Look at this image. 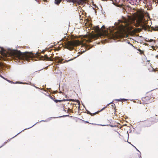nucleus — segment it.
<instances>
[{"label": "nucleus", "mask_w": 158, "mask_h": 158, "mask_svg": "<svg viewBox=\"0 0 158 158\" xmlns=\"http://www.w3.org/2000/svg\"><path fill=\"white\" fill-rule=\"evenodd\" d=\"M147 64H146L147 68L149 70L150 72H156L158 71V69L156 68L154 69L152 68V67L151 66V64L148 62Z\"/></svg>", "instance_id": "nucleus-7"}, {"label": "nucleus", "mask_w": 158, "mask_h": 158, "mask_svg": "<svg viewBox=\"0 0 158 158\" xmlns=\"http://www.w3.org/2000/svg\"><path fill=\"white\" fill-rule=\"evenodd\" d=\"M78 3L80 4H82L83 3V0H77Z\"/></svg>", "instance_id": "nucleus-13"}, {"label": "nucleus", "mask_w": 158, "mask_h": 158, "mask_svg": "<svg viewBox=\"0 0 158 158\" xmlns=\"http://www.w3.org/2000/svg\"><path fill=\"white\" fill-rule=\"evenodd\" d=\"M121 23L119 25L117 31H110V33L106 32V31L103 30V29L105 28L104 25L102 26L101 28H100L98 26H94V29L96 32L99 34L100 36H105L110 39L118 38L123 36L125 30L128 29L130 27V22L129 21L125 19L124 21L121 22Z\"/></svg>", "instance_id": "nucleus-1"}, {"label": "nucleus", "mask_w": 158, "mask_h": 158, "mask_svg": "<svg viewBox=\"0 0 158 158\" xmlns=\"http://www.w3.org/2000/svg\"><path fill=\"white\" fill-rule=\"evenodd\" d=\"M106 108V107H103V108H102V109H101V110L100 111L96 112H95L94 113H90V112H89V111H88V113L91 116H94V115H95L98 114L99 112L102 111V110H103L105 109V108Z\"/></svg>", "instance_id": "nucleus-8"}, {"label": "nucleus", "mask_w": 158, "mask_h": 158, "mask_svg": "<svg viewBox=\"0 0 158 158\" xmlns=\"http://www.w3.org/2000/svg\"><path fill=\"white\" fill-rule=\"evenodd\" d=\"M156 57L157 59L158 58V55L156 56Z\"/></svg>", "instance_id": "nucleus-20"}, {"label": "nucleus", "mask_w": 158, "mask_h": 158, "mask_svg": "<svg viewBox=\"0 0 158 158\" xmlns=\"http://www.w3.org/2000/svg\"><path fill=\"white\" fill-rule=\"evenodd\" d=\"M62 0H55V3L57 5H58L61 2ZM67 2H70L73 0H66Z\"/></svg>", "instance_id": "nucleus-10"}, {"label": "nucleus", "mask_w": 158, "mask_h": 158, "mask_svg": "<svg viewBox=\"0 0 158 158\" xmlns=\"http://www.w3.org/2000/svg\"><path fill=\"white\" fill-rule=\"evenodd\" d=\"M155 98L152 95V94L149 93L147 95L142 98V103L144 104H147L151 103L154 101Z\"/></svg>", "instance_id": "nucleus-4"}, {"label": "nucleus", "mask_w": 158, "mask_h": 158, "mask_svg": "<svg viewBox=\"0 0 158 158\" xmlns=\"http://www.w3.org/2000/svg\"><path fill=\"white\" fill-rule=\"evenodd\" d=\"M80 43L81 42L79 40H75L73 41H69L66 44L65 46L67 49L71 50L73 49L74 46L79 45Z\"/></svg>", "instance_id": "nucleus-5"}, {"label": "nucleus", "mask_w": 158, "mask_h": 158, "mask_svg": "<svg viewBox=\"0 0 158 158\" xmlns=\"http://www.w3.org/2000/svg\"><path fill=\"white\" fill-rule=\"evenodd\" d=\"M11 56L16 60H22L29 61L33 58L32 53L28 52H21L18 50H13L10 52Z\"/></svg>", "instance_id": "nucleus-2"}, {"label": "nucleus", "mask_w": 158, "mask_h": 158, "mask_svg": "<svg viewBox=\"0 0 158 158\" xmlns=\"http://www.w3.org/2000/svg\"><path fill=\"white\" fill-rule=\"evenodd\" d=\"M0 48L1 49V50L0 51L1 54L3 55V56H5L6 55L5 53L4 52L5 50L4 49H3L2 48H1L0 47Z\"/></svg>", "instance_id": "nucleus-11"}, {"label": "nucleus", "mask_w": 158, "mask_h": 158, "mask_svg": "<svg viewBox=\"0 0 158 158\" xmlns=\"http://www.w3.org/2000/svg\"><path fill=\"white\" fill-rule=\"evenodd\" d=\"M85 123H89V122L87 121H85Z\"/></svg>", "instance_id": "nucleus-22"}, {"label": "nucleus", "mask_w": 158, "mask_h": 158, "mask_svg": "<svg viewBox=\"0 0 158 158\" xmlns=\"http://www.w3.org/2000/svg\"><path fill=\"white\" fill-rule=\"evenodd\" d=\"M44 0L45 1H47V0Z\"/></svg>", "instance_id": "nucleus-26"}, {"label": "nucleus", "mask_w": 158, "mask_h": 158, "mask_svg": "<svg viewBox=\"0 0 158 158\" xmlns=\"http://www.w3.org/2000/svg\"><path fill=\"white\" fill-rule=\"evenodd\" d=\"M148 20H146L144 17V14L142 13H139L137 16V19L135 23H134L136 27H138L139 26L143 29L145 30H149L150 27L148 25H147Z\"/></svg>", "instance_id": "nucleus-3"}, {"label": "nucleus", "mask_w": 158, "mask_h": 158, "mask_svg": "<svg viewBox=\"0 0 158 158\" xmlns=\"http://www.w3.org/2000/svg\"><path fill=\"white\" fill-rule=\"evenodd\" d=\"M73 60V59H70V60H68V61H67V62L69 61V60Z\"/></svg>", "instance_id": "nucleus-23"}, {"label": "nucleus", "mask_w": 158, "mask_h": 158, "mask_svg": "<svg viewBox=\"0 0 158 158\" xmlns=\"http://www.w3.org/2000/svg\"><path fill=\"white\" fill-rule=\"evenodd\" d=\"M53 99L54 100V101H55V102H56V103H57L58 102H61L63 101L62 100L54 99Z\"/></svg>", "instance_id": "nucleus-12"}, {"label": "nucleus", "mask_w": 158, "mask_h": 158, "mask_svg": "<svg viewBox=\"0 0 158 158\" xmlns=\"http://www.w3.org/2000/svg\"><path fill=\"white\" fill-rule=\"evenodd\" d=\"M124 101H125L126 100V99H122Z\"/></svg>", "instance_id": "nucleus-21"}, {"label": "nucleus", "mask_w": 158, "mask_h": 158, "mask_svg": "<svg viewBox=\"0 0 158 158\" xmlns=\"http://www.w3.org/2000/svg\"><path fill=\"white\" fill-rule=\"evenodd\" d=\"M111 106H112L113 107H114L115 106V104H114V103H112V105H111Z\"/></svg>", "instance_id": "nucleus-19"}, {"label": "nucleus", "mask_w": 158, "mask_h": 158, "mask_svg": "<svg viewBox=\"0 0 158 158\" xmlns=\"http://www.w3.org/2000/svg\"><path fill=\"white\" fill-rule=\"evenodd\" d=\"M89 42H91V40H89Z\"/></svg>", "instance_id": "nucleus-24"}, {"label": "nucleus", "mask_w": 158, "mask_h": 158, "mask_svg": "<svg viewBox=\"0 0 158 158\" xmlns=\"http://www.w3.org/2000/svg\"><path fill=\"white\" fill-rule=\"evenodd\" d=\"M153 30L154 31H157L158 30V26L157 27H156L155 28H154Z\"/></svg>", "instance_id": "nucleus-17"}, {"label": "nucleus", "mask_w": 158, "mask_h": 158, "mask_svg": "<svg viewBox=\"0 0 158 158\" xmlns=\"http://www.w3.org/2000/svg\"><path fill=\"white\" fill-rule=\"evenodd\" d=\"M71 101H72L73 102H76L78 103H80L79 101L77 100L71 99Z\"/></svg>", "instance_id": "nucleus-15"}, {"label": "nucleus", "mask_w": 158, "mask_h": 158, "mask_svg": "<svg viewBox=\"0 0 158 158\" xmlns=\"http://www.w3.org/2000/svg\"><path fill=\"white\" fill-rule=\"evenodd\" d=\"M44 57V59L47 60L53 61L54 60H55L57 61L58 63L60 64L63 63L64 62H62L63 61V59L60 58L59 57L57 56L53 58L54 59V60H52L51 57H48L47 55H45Z\"/></svg>", "instance_id": "nucleus-6"}, {"label": "nucleus", "mask_w": 158, "mask_h": 158, "mask_svg": "<svg viewBox=\"0 0 158 158\" xmlns=\"http://www.w3.org/2000/svg\"><path fill=\"white\" fill-rule=\"evenodd\" d=\"M149 109H148L147 107H145V108L143 109V111L145 112H147L148 111V110Z\"/></svg>", "instance_id": "nucleus-16"}, {"label": "nucleus", "mask_w": 158, "mask_h": 158, "mask_svg": "<svg viewBox=\"0 0 158 158\" xmlns=\"http://www.w3.org/2000/svg\"><path fill=\"white\" fill-rule=\"evenodd\" d=\"M103 1H106L107 0H102Z\"/></svg>", "instance_id": "nucleus-25"}, {"label": "nucleus", "mask_w": 158, "mask_h": 158, "mask_svg": "<svg viewBox=\"0 0 158 158\" xmlns=\"http://www.w3.org/2000/svg\"><path fill=\"white\" fill-rule=\"evenodd\" d=\"M145 2L146 4H148V5H149L148 4H149V5L150 6L152 5L151 4L152 3H154V0H145Z\"/></svg>", "instance_id": "nucleus-9"}, {"label": "nucleus", "mask_w": 158, "mask_h": 158, "mask_svg": "<svg viewBox=\"0 0 158 158\" xmlns=\"http://www.w3.org/2000/svg\"><path fill=\"white\" fill-rule=\"evenodd\" d=\"M138 51L140 52L139 53V54H143V51H142V50H141L140 49H138Z\"/></svg>", "instance_id": "nucleus-14"}, {"label": "nucleus", "mask_w": 158, "mask_h": 158, "mask_svg": "<svg viewBox=\"0 0 158 158\" xmlns=\"http://www.w3.org/2000/svg\"><path fill=\"white\" fill-rule=\"evenodd\" d=\"M149 42H154L155 43V40H152V39H150V40H149Z\"/></svg>", "instance_id": "nucleus-18"}]
</instances>
